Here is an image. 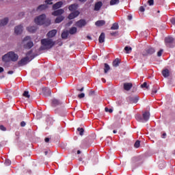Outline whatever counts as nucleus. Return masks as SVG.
<instances>
[{"label":"nucleus","instance_id":"nucleus-1","mask_svg":"<svg viewBox=\"0 0 175 175\" xmlns=\"http://www.w3.org/2000/svg\"><path fill=\"white\" fill-rule=\"evenodd\" d=\"M18 55L17 53L10 51L3 55L2 57V61L3 62H10V61H12L13 62H16V61H18Z\"/></svg>","mask_w":175,"mask_h":175},{"label":"nucleus","instance_id":"nucleus-2","mask_svg":"<svg viewBox=\"0 0 175 175\" xmlns=\"http://www.w3.org/2000/svg\"><path fill=\"white\" fill-rule=\"evenodd\" d=\"M40 50H49L54 46V41L50 38H44L41 40Z\"/></svg>","mask_w":175,"mask_h":175},{"label":"nucleus","instance_id":"nucleus-3","mask_svg":"<svg viewBox=\"0 0 175 175\" xmlns=\"http://www.w3.org/2000/svg\"><path fill=\"white\" fill-rule=\"evenodd\" d=\"M35 58V56L32 55V51H29L26 54V57L23 58L21 61L18 62V65L20 66H24V65H27L28 62L32 61Z\"/></svg>","mask_w":175,"mask_h":175},{"label":"nucleus","instance_id":"nucleus-4","mask_svg":"<svg viewBox=\"0 0 175 175\" xmlns=\"http://www.w3.org/2000/svg\"><path fill=\"white\" fill-rule=\"evenodd\" d=\"M135 119L139 122H147L150 120V112L146 111L142 114V116L139 114L135 116Z\"/></svg>","mask_w":175,"mask_h":175},{"label":"nucleus","instance_id":"nucleus-5","mask_svg":"<svg viewBox=\"0 0 175 175\" xmlns=\"http://www.w3.org/2000/svg\"><path fill=\"white\" fill-rule=\"evenodd\" d=\"M22 44H23L25 49H32L33 47V42L31 40L30 36L25 37L22 40Z\"/></svg>","mask_w":175,"mask_h":175},{"label":"nucleus","instance_id":"nucleus-6","mask_svg":"<svg viewBox=\"0 0 175 175\" xmlns=\"http://www.w3.org/2000/svg\"><path fill=\"white\" fill-rule=\"evenodd\" d=\"M34 21L37 25H43L44 23H46V15L45 14H42L38 16H37L35 19Z\"/></svg>","mask_w":175,"mask_h":175},{"label":"nucleus","instance_id":"nucleus-7","mask_svg":"<svg viewBox=\"0 0 175 175\" xmlns=\"http://www.w3.org/2000/svg\"><path fill=\"white\" fill-rule=\"evenodd\" d=\"M165 42L167 46H169L170 47H172L170 46V44L175 43V39L173 37L168 36L165 38Z\"/></svg>","mask_w":175,"mask_h":175},{"label":"nucleus","instance_id":"nucleus-8","mask_svg":"<svg viewBox=\"0 0 175 175\" xmlns=\"http://www.w3.org/2000/svg\"><path fill=\"white\" fill-rule=\"evenodd\" d=\"M76 27H78V28H83V27H85L87 25V22L84 19H81L79 21H77L75 24Z\"/></svg>","mask_w":175,"mask_h":175},{"label":"nucleus","instance_id":"nucleus-9","mask_svg":"<svg viewBox=\"0 0 175 175\" xmlns=\"http://www.w3.org/2000/svg\"><path fill=\"white\" fill-rule=\"evenodd\" d=\"M23 25H19L14 28V33L16 35H21L23 33Z\"/></svg>","mask_w":175,"mask_h":175},{"label":"nucleus","instance_id":"nucleus-10","mask_svg":"<svg viewBox=\"0 0 175 175\" xmlns=\"http://www.w3.org/2000/svg\"><path fill=\"white\" fill-rule=\"evenodd\" d=\"M42 94L44 96H50L51 95V90H50L49 88H43Z\"/></svg>","mask_w":175,"mask_h":175},{"label":"nucleus","instance_id":"nucleus-11","mask_svg":"<svg viewBox=\"0 0 175 175\" xmlns=\"http://www.w3.org/2000/svg\"><path fill=\"white\" fill-rule=\"evenodd\" d=\"M79 14H80V12L79 11H75L69 14L68 18L69 20H73V18H76Z\"/></svg>","mask_w":175,"mask_h":175},{"label":"nucleus","instance_id":"nucleus-12","mask_svg":"<svg viewBox=\"0 0 175 175\" xmlns=\"http://www.w3.org/2000/svg\"><path fill=\"white\" fill-rule=\"evenodd\" d=\"M65 11L63 9L57 10L52 13L53 16H61V14H64Z\"/></svg>","mask_w":175,"mask_h":175},{"label":"nucleus","instance_id":"nucleus-13","mask_svg":"<svg viewBox=\"0 0 175 175\" xmlns=\"http://www.w3.org/2000/svg\"><path fill=\"white\" fill-rule=\"evenodd\" d=\"M9 23V19L8 18H5L0 21V27H5Z\"/></svg>","mask_w":175,"mask_h":175},{"label":"nucleus","instance_id":"nucleus-14","mask_svg":"<svg viewBox=\"0 0 175 175\" xmlns=\"http://www.w3.org/2000/svg\"><path fill=\"white\" fill-rule=\"evenodd\" d=\"M55 35H57V31L55 29L51 30L47 33L48 38H54Z\"/></svg>","mask_w":175,"mask_h":175},{"label":"nucleus","instance_id":"nucleus-15","mask_svg":"<svg viewBox=\"0 0 175 175\" xmlns=\"http://www.w3.org/2000/svg\"><path fill=\"white\" fill-rule=\"evenodd\" d=\"M62 5H64V3H62V1H59V2L56 3L55 4H54L53 8L54 10H57V9H59V8H61L62 6Z\"/></svg>","mask_w":175,"mask_h":175},{"label":"nucleus","instance_id":"nucleus-16","mask_svg":"<svg viewBox=\"0 0 175 175\" xmlns=\"http://www.w3.org/2000/svg\"><path fill=\"white\" fill-rule=\"evenodd\" d=\"M132 83H124V89L126 91H129L131 88H132Z\"/></svg>","mask_w":175,"mask_h":175},{"label":"nucleus","instance_id":"nucleus-17","mask_svg":"<svg viewBox=\"0 0 175 175\" xmlns=\"http://www.w3.org/2000/svg\"><path fill=\"white\" fill-rule=\"evenodd\" d=\"M105 24H106V21H103V20H100V21H97L95 23V25L96 27H103V25H105Z\"/></svg>","mask_w":175,"mask_h":175},{"label":"nucleus","instance_id":"nucleus-18","mask_svg":"<svg viewBox=\"0 0 175 175\" xmlns=\"http://www.w3.org/2000/svg\"><path fill=\"white\" fill-rule=\"evenodd\" d=\"M64 18L65 17L62 16H57L55 20V23L56 24H59V23H62V21H64Z\"/></svg>","mask_w":175,"mask_h":175},{"label":"nucleus","instance_id":"nucleus-19","mask_svg":"<svg viewBox=\"0 0 175 175\" xmlns=\"http://www.w3.org/2000/svg\"><path fill=\"white\" fill-rule=\"evenodd\" d=\"M79 5L77 4H72L68 7V9L70 12H74V10H77Z\"/></svg>","mask_w":175,"mask_h":175},{"label":"nucleus","instance_id":"nucleus-20","mask_svg":"<svg viewBox=\"0 0 175 175\" xmlns=\"http://www.w3.org/2000/svg\"><path fill=\"white\" fill-rule=\"evenodd\" d=\"M100 8H102V2L99 1L95 4L94 10L98 12V10H100Z\"/></svg>","mask_w":175,"mask_h":175},{"label":"nucleus","instance_id":"nucleus-21","mask_svg":"<svg viewBox=\"0 0 175 175\" xmlns=\"http://www.w3.org/2000/svg\"><path fill=\"white\" fill-rule=\"evenodd\" d=\"M27 31L29 32H31V33H33V32L36 31V27L35 26H29L27 28Z\"/></svg>","mask_w":175,"mask_h":175},{"label":"nucleus","instance_id":"nucleus-22","mask_svg":"<svg viewBox=\"0 0 175 175\" xmlns=\"http://www.w3.org/2000/svg\"><path fill=\"white\" fill-rule=\"evenodd\" d=\"M99 43H104L105 42V33H101L98 38Z\"/></svg>","mask_w":175,"mask_h":175},{"label":"nucleus","instance_id":"nucleus-23","mask_svg":"<svg viewBox=\"0 0 175 175\" xmlns=\"http://www.w3.org/2000/svg\"><path fill=\"white\" fill-rule=\"evenodd\" d=\"M77 32V27H71L69 30V33L70 35H75Z\"/></svg>","mask_w":175,"mask_h":175},{"label":"nucleus","instance_id":"nucleus-24","mask_svg":"<svg viewBox=\"0 0 175 175\" xmlns=\"http://www.w3.org/2000/svg\"><path fill=\"white\" fill-rule=\"evenodd\" d=\"M52 103L53 105V106H58L59 105H61V102L58 100H57L56 98H54L52 100Z\"/></svg>","mask_w":175,"mask_h":175},{"label":"nucleus","instance_id":"nucleus-25","mask_svg":"<svg viewBox=\"0 0 175 175\" xmlns=\"http://www.w3.org/2000/svg\"><path fill=\"white\" fill-rule=\"evenodd\" d=\"M163 77H169V70L165 69L162 72Z\"/></svg>","mask_w":175,"mask_h":175},{"label":"nucleus","instance_id":"nucleus-26","mask_svg":"<svg viewBox=\"0 0 175 175\" xmlns=\"http://www.w3.org/2000/svg\"><path fill=\"white\" fill-rule=\"evenodd\" d=\"M141 88H146V90H150V85L147 84V82H144L141 85Z\"/></svg>","mask_w":175,"mask_h":175},{"label":"nucleus","instance_id":"nucleus-27","mask_svg":"<svg viewBox=\"0 0 175 175\" xmlns=\"http://www.w3.org/2000/svg\"><path fill=\"white\" fill-rule=\"evenodd\" d=\"M118 65H120V59H116L113 62V66H114L115 68H117Z\"/></svg>","mask_w":175,"mask_h":175},{"label":"nucleus","instance_id":"nucleus-28","mask_svg":"<svg viewBox=\"0 0 175 175\" xmlns=\"http://www.w3.org/2000/svg\"><path fill=\"white\" fill-rule=\"evenodd\" d=\"M120 3V0H111L110 5L111 6L114 5H118Z\"/></svg>","mask_w":175,"mask_h":175},{"label":"nucleus","instance_id":"nucleus-29","mask_svg":"<svg viewBox=\"0 0 175 175\" xmlns=\"http://www.w3.org/2000/svg\"><path fill=\"white\" fill-rule=\"evenodd\" d=\"M110 70V66L107 64H105L104 72L105 73H107Z\"/></svg>","mask_w":175,"mask_h":175},{"label":"nucleus","instance_id":"nucleus-30","mask_svg":"<svg viewBox=\"0 0 175 175\" xmlns=\"http://www.w3.org/2000/svg\"><path fill=\"white\" fill-rule=\"evenodd\" d=\"M44 9H47V5L46 4H42L38 8V10H44Z\"/></svg>","mask_w":175,"mask_h":175},{"label":"nucleus","instance_id":"nucleus-31","mask_svg":"<svg viewBox=\"0 0 175 175\" xmlns=\"http://www.w3.org/2000/svg\"><path fill=\"white\" fill-rule=\"evenodd\" d=\"M146 53H148V54H154L155 49H154V48H149L146 50Z\"/></svg>","mask_w":175,"mask_h":175},{"label":"nucleus","instance_id":"nucleus-32","mask_svg":"<svg viewBox=\"0 0 175 175\" xmlns=\"http://www.w3.org/2000/svg\"><path fill=\"white\" fill-rule=\"evenodd\" d=\"M137 100H139V97L137 96L131 98V101L133 103H137Z\"/></svg>","mask_w":175,"mask_h":175},{"label":"nucleus","instance_id":"nucleus-33","mask_svg":"<svg viewBox=\"0 0 175 175\" xmlns=\"http://www.w3.org/2000/svg\"><path fill=\"white\" fill-rule=\"evenodd\" d=\"M124 50L126 51V54H129L132 51V47L131 46H125Z\"/></svg>","mask_w":175,"mask_h":175},{"label":"nucleus","instance_id":"nucleus-34","mask_svg":"<svg viewBox=\"0 0 175 175\" xmlns=\"http://www.w3.org/2000/svg\"><path fill=\"white\" fill-rule=\"evenodd\" d=\"M118 23H113L112 25V27H111V29L112 30H116V29H118Z\"/></svg>","mask_w":175,"mask_h":175},{"label":"nucleus","instance_id":"nucleus-35","mask_svg":"<svg viewBox=\"0 0 175 175\" xmlns=\"http://www.w3.org/2000/svg\"><path fill=\"white\" fill-rule=\"evenodd\" d=\"M77 131L79 132V135L83 136L84 135V129L83 128H78Z\"/></svg>","mask_w":175,"mask_h":175},{"label":"nucleus","instance_id":"nucleus-36","mask_svg":"<svg viewBox=\"0 0 175 175\" xmlns=\"http://www.w3.org/2000/svg\"><path fill=\"white\" fill-rule=\"evenodd\" d=\"M62 39H66V38H68V31H64L62 33Z\"/></svg>","mask_w":175,"mask_h":175},{"label":"nucleus","instance_id":"nucleus-37","mask_svg":"<svg viewBox=\"0 0 175 175\" xmlns=\"http://www.w3.org/2000/svg\"><path fill=\"white\" fill-rule=\"evenodd\" d=\"M5 165L6 166H10V165H12V161L9 159H6L5 161Z\"/></svg>","mask_w":175,"mask_h":175},{"label":"nucleus","instance_id":"nucleus-38","mask_svg":"<svg viewBox=\"0 0 175 175\" xmlns=\"http://www.w3.org/2000/svg\"><path fill=\"white\" fill-rule=\"evenodd\" d=\"M23 96H25V98H29V92L28 91H25L23 93Z\"/></svg>","mask_w":175,"mask_h":175},{"label":"nucleus","instance_id":"nucleus-39","mask_svg":"<svg viewBox=\"0 0 175 175\" xmlns=\"http://www.w3.org/2000/svg\"><path fill=\"white\" fill-rule=\"evenodd\" d=\"M135 148H139L140 147V141H137L134 144Z\"/></svg>","mask_w":175,"mask_h":175},{"label":"nucleus","instance_id":"nucleus-40","mask_svg":"<svg viewBox=\"0 0 175 175\" xmlns=\"http://www.w3.org/2000/svg\"><path fill=\"white\" fill-rule=\"evenodd\" d=\"M84 96H85V94L84 93H81L78 95V98H79V99L84 98Z\"/></svg>","mask_w":175,"mask_h":175},{"label":"nucleus","instance_id":"nucleus-41","mask_svg":"<svg viewBox=\"0 0 175 175\" xmlns=\"http://www.w3.org/2000/svg\"><path fill=\"white\" fill-rule=\"evenodd\" d=\"M105 111H107V112L113 113V109H109V108H107V107H105Z\"/></svg>","mask_w":175,"mask_h":175},{"label":"nucleus","instance_id":"nucleus-42","mask_svg":"<svg viewBox=\"0 0 175 175\" xmlns=\"http://www.w3.org/2000/svg\"><path fill=\"white\" fill-rule=\"evenodd\" d=\"M53 0H46V3H47V5H53Z\"/></svg>","mask_w":175,"mask_h":175},{"label":"nucleus","instance_id":"nucleus-43","mask_svg":"<svg viewBox=\"0 0 175 175\" xmlns=\"http://www.w3.org/2000/svg\"><path fill=\"white\" fill-rule=\"evenodd\" d=\"M162 53H163V50L161 49L157 53V56L161 57L162 55Z\"/></svg>","mask_w":175,"mask_h":175},{"label":"nucleus","instance_id":"nucleus-44","mask_svg":"<svg viewBox=\"0 0 175 175\" xmlns=\"http://www.w3.org/2000/svg\"><path fill=\"white\" fill-rule=\"evenodd\" d=\"M148 2L150 6H152V5H154V0H148Z\"/></svg>","mask_w":175,"mask_h":175},{"label":"nucleus","instance_id":"nucleus-45","mask_svg":"<svg viewBox=\"0 0 175 175\" xmlns=\"http://www.w3.org/2000/svg\"><path fill=\"white\" fill-rule=\"evenodd\" d=\"M0 129H1V131H6V127L4 126L3 125H1L0 126Z\"/></svg>","mask_w":175,"mask_h":175},{"label":"nucleus","instance_id":"nucleus-46","mask_svg":"<svg viewBox=\"0 0 175 175\" xmlns=\"http://www.w3.org/2000/svg\"><path fill=\"white\" fill-rule=\"evenodd\" d=\"M152 92L153 94H157V88H153V89H152Z\"/></svg>","mask_w":175,"mask_h":175},{"label":"nucleus","instance_id":"nucleus-47","mask_svg":"<svg viewBox=\"0 0 175 175\" xmlns=\"http://www.w3.org/2000/svg\"><path fill=\"white\" fill-rule=\"evenodd\" d=\"M111 36H116V35H118V32H113V33H111Z\"/></svg>","mask_w":175,"mask_h":175},{"label":"nucleus","instance_id":"nucleus-48","mask_svg":"<svg viewBox=\"0 0 175 175\" xmlns=\"http://www.w3.org/2000/svg\"><path fill=\"white\" fill-rule=\"evenodd\" d=\"M171 23H172V24L175 25V18H173L171 19Z\"/></svg>","mask_w":175,"mask_h":175},{"label":"nucleus","instance_id":"nucleus-49","mask_svg":"<svg viewBox=\"0 0 175 175\" xmlns=\"http://www.w3.org/2000/svg\"><path fill=\"white\" fill-rule=\"evenodd\" d=\"M25 125H26L25 122L23 121V122H21V126H25Z\"/></svg>","mask_w":175,"mask_h":175},{"label":"nucleus","instance_id":"nucleus-50","mask_svg":"<svg viewBox=\"0 0 175 175\" xmlns=\"http://www.w3.org/2000/svg\"><path fill=\"white\" fill-rule=\"evenodd\" d=\"M44 141L46 143H49V142H50V138L46 137V138H45Z\"/></svg>","mask_w":175,"mask_h":175},{"label":"nucleus","instance_id":"nucleus-51","mask_svg":"<svg viewBox=\"0 0 175 175\" xmlns=\"http://www.w3.org/2000/svg\"><path fill=\"white\" fill-rule=\"evenodd\" d=\"M13 73H14V72H13V70H10L8 72V75H13Z\"/></svg>","mask_w":175,"mask_h":175},{"label":"nucleus","instance_id":"nucleus-52","mask_svg":"<svg viewBox=\"0 0 175 175\" xmlns=\"http://www.w3.org/2000/svg\"><path fill=\"white\" fill-rule=\"evenodd\" d=\"M139 10L140 12H144V7H140Z\"/></svg>","mask_w":175,"mask_h":175},{"label":"nucleus","instance_id":"nucleus-53","mask_svg":"<svg viewBox=\"0 0 175 175\" xmlns=\"http://www.w3.org/2000/svg\"><path fill=\"white\" fill-rule=\"evenodd\" d=\"M128 20H129V21L132 20V15L128 16Z\"/></svg>","mask_w":175,"mask_h":175},{"label":"nucleus","instance_id":"nucleus-54","mask_svg":"<svg viewBox=\"0 0 175 175\" xmlns=\"http://www.w3.org/2000/svg\"><path fill=\"white\" fill-rule=\"evenodd\" d=\"M87 38H88L89 40H92V38H91V36H87Z\"/></svg>","mask_w":175,"mask_h":175},{"label":"nucleus","instance_id":"nucleus-55","mask_svg":"<svg viewBox=\"0 0 175 175\" xmlns=\"http://www.w3.org/2000/svg\"><path fill=\"white\" fill-rule=\"evenodd\" d=\"M3 72V68L0 67V73H2Z\"/></svg>","mask_w":175,"mask_h":175},{"label":"nucleus","instance_id":"nucleus-56","mask_svg":"<svg viewBox=\"0 0 175 175\" xmlns=\"http://www.w3.org/2000/svg\"><path fill=\"white\" fill-rule=\"evenodd\" d=\"M79 91H80L81 92H83V91H84V88H81V89L79 90Z\"/></svg>","mask_w":175,"mask_h":175},{"label":"nucleus","instance_id":"nucleus-57","mask_svg":"<svg viewBox=\"0 0 175 175\" xmlns=\"http://www.w3.org/2000/svg\"><path fill=\"white\" fill-rule=\"evenodd\" d=\"M102 81H103V83H106V79H102Z\"/></svg>","mask_w":175,"mask_h":175},{"label":"nucleus","instance_id":"nucleus-58","mask_svg":"<svg viewBox=\"0 0 175 175\" xmlns=\"http://www.w3.org/2000/svg\"><path fill=\"white\" fill-rule=\"evenodd\" d=\"M94 94V92H90L89 95H92Z\"/></svg>","mask_w":175,"mask_h":175},{"label":"nucleus","instance_id":"nucleus-59","mask_svg":"<svg viewBox=\"0 0 175 175\" xmlns=\"http://www.w3.org/2000/svg\"><path fill=\"white\" fill-rule=\"evenodd\" d=\"M113 133H117V131L113 130Z\"/></svg>","mask_w":175,"mask_h":175},{"label":"nucleus","instance_id":"nucleus-60","mask_svg":"<svg viewBox=\"0 0 175 175\" xmlns=\"http://www.w3.org/2000/svg\"><path fill=\"white\" fill-rule=\"evenodd\" d=\"M80 1V2H85V1H87V0H79Z\"/></svg>","mask_w":175,"mask_h":175},{"label":"nucleus","instance_id":"nucleus-61","mask_svg":"<svg viewBox=\"0 0 175 175\" xmlns=\"http://www.w3.org/2000/svg\"><path fill=\"white\" fill-rule=\"evenodd\" d=\"M77 154H81V152L80 150H78Z\"/></svg>","mask_w":175,"mask_h":175},{"label":"nucleus","instance_id":"nucleus-62","mask_svg":"<svg viewBox=\"0 0 175 175\" xmlns=\"http://www.w3.org/2000/svg\"><path fill=\"white\" fill-rule=\"evenodd\" d=\"M163 136H166V133H163Z\"/></svg>","mask_w":175,"mask_h":175},{"label":"nucleus","instance_id":"nucleus-63","mask_svg":"<svg viewBox=\"0 0 175 175\" xmlns=\"http://www.w3.org/2000/svg\"><path fill=\"white\" fill-rule=\"evenodd\" d=\"M159 167H161V169H162V165H161V164L159 165Z\"/></svg>","mask_w":175,"mask_h":175},{"label":"nucleus","instance_id":"nucleus-64","mask_svg":"<svg viewBox=\"0 0 175 175\" xmlns=\"http://www.w3.org/2000/svg\"><path fill=\"white\" fill-rule=\"evenodd\" d=\"M79 161H83V159L80 158V159H79Z\"/></svg>","mask_w":175,"mask_h":175}]
</instances>
